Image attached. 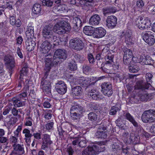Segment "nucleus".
Returning <instances> with one entry per match:
<instances>
[{
	"label": "nucleus",
	"instance_id": "nucleus-1",
	"mask_svg": "<svg viewBox=\"0 0 155 155\" xmlns=\"http://www.w3.org/2000/svg\"><path fill=\"white\" fill-rule=\"evenodd\" d=\"M108 141L98 142L94 144L92 146H88L82 153V155H93L97 154V152L102 151L103 145H106Z\"/></svg>",
	"mask_w": 155,
	"mask_h": 155
},
{
	"label": "nucleus",
	"instance_id": "nucleus-2",
	"mask_svg": "<svg viewBox=\"0 0 155 155\" xmlns=\"http://www.w3.org/2000/svg\"><path fill=\"white\" fill-rule=\"evenodd\" d=\"M56 20L57 23L53 28L54 32L59 34H64L70 30V25L63 19L58 18Z\"/></svg>",
	"mask_w": 155,
	"mask_h": 155
},
{
	"label": "nucleus",
	"instance_id": "nucleus-3",
	"mask_svg": "<svg viewBox=\"0 0 155 155\" xmlns=\"http://www.w3.org/2000/svg\"><path fill=\"white\" fill-rule=\"evenodd\" d=\"M147 83L143 84L141 81L137 82L136 85L135 86V89H141L144 90L145 89H150L152 90H155V89L152 86L149 82H152L151 79L153 77V75L150 73H147L145 76Z\"/></svg>",
	"mask_w": 155,
	"mask_h": 155
},
{
	"label": "nucleus",
	"instance_id": "nucleus-4",
	"mask_svg": "<svg viewBox=\"0 0 155 155\" xmlns=\"http://www.w3.org/2000/svg\"><path fill=\"white\" fill-rule=\"evenodd\" d=\"M135 24L137 27L141 30H143L150 27L151 24L149 18L146 17L143 19L142 17H138L135 20Z\"/></svg>",
	"mask_w": 155,
	"mask_h": 155
},
{
	"label": "nucleus",
	"instance_id": "nucleus-5",
	"mask_svg": "<svg viewBox=\"0 0 155 155\" xmlns=\"http://www.w3.org/2000/svg\"><path fill=\"white\" fill-rule=\"evenodd\" d=\"M67 55L66 51L62 49H59L56 50L53 56V62L56 64L60 63L65 60Z\"/></svg>",
	"mask_w": 155,
	"mask_h": 155
},
{
	"label": "nucleus",
	"instance_id": "nucleus-6",
	"mask_svg": "<svg viewBox=\"0 0 155 155\" xmlns=\"http://www.w3.org/2000/svg\"><path fill=\"white\" fill-rule=\"evenodd\" d=\"M38 46V51L42 54L48 53L51 48V43L47 40H45L42 42H39Z\"/></svg>",
	"mask_w": 155,
	"mask_h": 155
},
{
	"label": "nucleus",
	"instance_id": "nucleus-7",
	"mask_svg": "<svg viewBox=\"0 0 155 155\" xmlns=\"http://www.w3.org/2000/svg\"><path fill=\"white\" fill-rule=\"evenodd\" d=\"M141 119L145 123L152 122L155 121V110H149L146 111L142 114Z\"/></svg>",
	"mask_w": 155,
	"mask_h": 155
},
{
	"label": "nucleus",
	"instance_id": "nucleus-8",
	"mask_svg": "<svg viewBox=\"0 0 155 155\" xmlns=\"http://www.w3.org/2000/svg\"><path fill=\"white\" fill-rule=\"evenodd\" d=\"M48 75V74L46 75V73H45V75L41 82V87L43 89V91L45 93L49 94L51 93V90L50 79L47 78Z\"/></svg>",
	"mask_w": 155,
	"mask_h": 155
},
{
	"label": "nucleus",
	"instance_id": "nucleus-9",
	"mask_svg": "<svg viewBox=\"0 0 155 155\" xmlns=\"http://www.w3.org/2000/svg\"><path fill=\"white\" fill-rule=\"evenodd\" d=\"M53 28L51 26H45L42 31V35L46 39L52 41L54 37Z\"/></svg>",
	"mask_w": 155,
	"mask_h": 155
},
{
	"label": "nucleus",
	"instance_id": "nucleus-10",
	"mask_svg": "<svg viewBox=\"0 0 155 155\" xmlns=\"http://www.w3.org/2000/svg\"><path fill=\"white\" fill-rule=\"evenodd\" d=\"M69 44L71 48L77 51L81 50L84 47L82 41L77 38L71 39L70 41Z\"/></svg>",
	"mask_w": 155,
	"mask_h": 155
},
{
	"label": "nucleus",
	"instance_id": "nucleus-11",
	"mask_svg": "<svg viewBox=\"0 0 155 155\" xmlns=\"http://www.w3.org/2000/svg\"><path fill=\"white\" fill-rule=\"evenodd\" d=\"M52 57V56L50 54H49L45 57V65L44 72L46 73V75L48 74H49V72L52 66L58 64L53 62V58H52V57Z\"/></svg>",
	"mask_w": 155,
	"mask_h": 155
},
{
	"label": "nucleus",
	"instance_id": "nucleus-12",
	"mask_svg": "<svg viewBox=\"0 0 155 155\" xmlns=\"http://www.w3.org/2000/svg\"><path fill=\"white\" fill-rule=\"evenodd\" d=\"M101 87L102 92L105 95L109 97L112 95L113 91L111 84L108 82H104L102 84Z\"/></svg>",
	"mask_w": 155,
	"mask_h": 155
},
{
	"label": "nucleus",
	"instance_id": "nucleus-13",
	"mask_svg": "<svg viewBox=\"0 0 155 155\" xmlns=\"http://www.w3.org/2000/svg\"><path fill=\"white\" fill-rule=\"evenodd\" d=\"M94 77L91 78L81 77L78 80L79 84L83 86L87 87L89 85L94 84L96 82V81H94Z\"/></svg>",
	"mask_w": 155,
	"mask_h": 155
},
{
	"label": "nucleus",
	"instance_id": "nucleus-14",
	"mask_svg": "<svg viewBox=\"0 0 155 155\" xmlns=\"http://www.w3.org/2000/svg\"><path fill=\"white\" fill-rule=\"evenodd\" d=\"M142 36L143 40L149 45H153L155 42L154 37L150 32H144L142 34Z\"/></svg>",
	"mask_w": 155,
	"mask_h": 155
},
{
	"label": "nucleus",
	"instance_id": "nucleus-15",
	"mask_svg": "<svg viewBox=\"0 0 155 155\" xmlns=\"http://www.w3.org/2000/svg\"><path fill=\"white\" fill-rule=\"evenodd\" d=\"M55 88L58 92L61 94H64L67 92V86L63 81H58Z\"/></svg>",
	"mask_w": 155,
	"mask_h": 155
},
{
	"label": "nucleus",
	"instance_id": "nucleus-16",
	"mask_svg": "<svg viewBox=\"0 0 155 155\" xmlns=\"http://www.w3.org/2000/svg\"><path fill=\"white\" fill-rule=\"evenodd\" d=\"M42 144L41 146V149L45 150L46 148L52 143L51 140L50 136L47 134H44L42 135Z\"/></svg>",
	"mask_w": 155,
	"mask_h": 155
},
{
	"label": "nucleus",
	"instance_id": "nucleus-17",
	"mask_svg": "<svg viewBox=\"0 0 155 155\" xmlns=\"http://www.w3.org/2000/svg\"><path fill=\"white\" fill-rule=\"evenodd\" d=\"M109 52H108L107 55L106 56L105 58L106 62L104 65V67H107L108 69L106 70H104L105 68L104 67L102 68L103 70L105 72H108L107 70L110 69V68H109L112 65V62H113V59L114 58V56L112 55Z\"/></svg>",
	"mask_w": 155,
	"mask_h": 155
},
{
	"label": "nucleus",
	"instance_id": "nucleus-18",
	"mask_svg": "<svg viewBox=\"0 0 155 155\" xmlns=\"http://www.w3.org/2000/svg\"><path fill=\"white\" fill-rule=\"evenodd\" d=\"M13 150L12 152L13 154L18 155L23 154L24 153V146L23 144L17 143L12 145Z\"/></svg>",
	"mask_w": 155,
	"mask_h": 155
},
{
	"label": "nucleus",
	"instance_id": "nucleus-19",
	"mask_svg": "<svg viewBox=\"0 0 155 155\" xmlns=\"http://www.w3.org/2000/svg\"><path fill=\"white\" fill-rule=\"evenodd\" d=\"M107 26L109 28H113L115 26L117 23V18L113 15L109 16L106 21Z\"/></svg>",
	"mask_w": 155,
	"mask_h": 155
},
{
	"label": "nucleus",
	"instance_id": "nucleus-20",
	"mask_svg": "<svg viewBox=\"0 0 155 155\" xmlns=\"http://www.w3.org/2000/svg\"><path fill=\"white\" fill-rule=\"evenodd\" d=\"M106 33V30L102 27L96 28L94 30L93 37L99 38L104 37Z\"/></svg>",
	"mask_w": 155,
	"mask_h": 155
},
{
	"label": "nucleus",
	"instance_id": "nucleus-21",
	"mask_svg": "<svg viewBox=\"0 0 155 155\" xmlns=\"http://www.w3.org/2000/svg\"><path fill=\"white\" fill-rule=\"evenodd\" d=\"M120 38L125 39L126 43L128 45L132 44L134 43V41L132 40L131 34L129 31H124L120 35Z\"/></svg>",
	"mask_w": 155,
	"mask_h": 155
},
{
	"label": "nucleus",
	"instance_id": "nucleus-22",
	"mask_svg": "<svg viewBox=\"0 0 155 155\" xmlns=\"http://www.w3.org/2000/svg\"><path fill=\"white\" fill-rule=\"evenodd\" d=\"M106 128L103 125H101L98 129V130L95 133L97 137L98 138H106L107 136Z\"/></svg>",
	"mask_w": 155,
	"mask_h": 155
},
{
	"label": "nucleus",
	"instance_id": "nucleus-23",
	"mask_svg": "<svg viewBox=\"0 0 155 155\" xmlns=\"http://www.w3.org/2000/svg\"><path fill=\"white\" fill-rule=\"evenodd\" d=\"M67 10V6L65 4H60L54 6L53 8V11L56 14L62 12L66 11Z\"/></svg>",
	"mask_w": 155,
	"mask_h": 155
},
{
	"label": "nucleus",
	"instance_id": "nucleus-24",
	"mask_svg": "<svg viewBox=\"0 0 155 155\" xmlns=\"http://www.w3.org/2000/svg\"><path fill=\"white\" fill-rule=\"evenodd\" d=\"M101 20V18L98 15L95 14L91 17L89 24L92 26L97 25L99 24Z\"/></svg>",
	"mask_w": 155,
	"mask_h": 155
},
{
	"label": "nucleus",
	"instance_id": "nucleus-25",
	"mask_svg": "<svg viewBox=\"0 0 155 155\" xmlns=\"http://www.w3.org/2000/svg\"><path fill=\"white\" fill-rule=\"evenodd\" d=\"M70 111L76 112L77 113L82 114L85 111V110L83 107L80 105L75 104L71 107Z\"/></svg>",
	"mask_w": 155,
	"mask_h": 155
},
{
	"label": "nucleus",
	"instance_id": "nucleus-26",
	"mask_svg": "<svg viewBox=\"0 0 155 155\" xmlns=\"http://www.w3.org/2000/svg\"><path fill=\"white\" fill-rule=\"evenodd\" d=\"M124 116L125 118L131 122L135 127H138V124L136 121L134 117L128 112H126L124 113Z\"/></svg>",
	"mask_w": 155,
	"mask_h": 155
},
{
	"label": "nucleus",
	"instance_id": "nucleus-27",
	"mask_svg": "<svg viewBox=\"0 0 155 155\" xmlns=\"http://www.w3.org/2000/svg\"><path fill=\"white\" fill-rule=\"evenodd\" d=\"M4 60L7 64L8 68L11 71L14 67V60L12 57L9 58L7 56H5Z\"/></svg>",
	"mask_w": 155,
	"mask_h": 155
},
{
	"label": "nucleus",
	"instance_id": "nucleus-28",
	"mask_svg": "<svg viewBox=\"0 0 155 155\" xmlns=\"http://www.w3.org/2000/svg\"><path fill=\"white\" fill-rule=\"evenodd\" d=\"M83 32L86 35L88 36L93 35L94 31L93 29V28L91 26H85L83 30Z\"/></svg>",
	"mask_w": 155,
	"mask_h": 155
},
{
	"label": "nucleus",
	"instance_id": "nucleus-29",
	"mask_svg": "<svg viewBox=\"0 0 155 155\" xmlns=\"http://www.w3.org/2000/svg\"><path fill=\"white\" fill-rule=\"evenodd\" d=\"M35 45V42L31 39H28L26 43V49L30 51L33 50Z\"/></svg>",
	"mask_w": 155,
	"mask_h": 155
},
{
	"label": "nucleus",
	"instance_id": "nucleus-30",
	"mask_svg": "<svg viewBox=\"0 0 155 155\" xmlns=\"http://www.w3.org/2000/svg\"><path fill=\"white\" fill-rule=\"evenodd\" d=\"M125 76L122 73L114 74L113 78L114 81L120 82L124 79Z\"/></svg>",
	"mask_w": 155,
	"mask_h": 155
},
{
	"label": "nucleus",
	"instance_id": "nucleus-31",
	"mask_svg": "<svg viewBox=\"0 0 155 155\" xmlns=\"http://www.w3.org/2000/svg\"><path fill=\"white\" fill-rule=\"evenodd\" d=\"M13 101L14 105L16 107H19L25 105L26 101L21 100L17 97L13 98Z\"/></svg>",
	"mask_w": 155,
	"mask_h": 155
},
{
	"label": "nucleus",
	"instance_id": "nucleus-32",
	"mask_svg": "<svg viewBox=\"0 0 155 155\" xmlns=\"http://www.w3.org/2000/svg\"><path fill=\"white\" fill-rule=\"evenodd\" d=\"M72 91L74 96H80L82 94V89L80 86H76L72 88Z\"/></svg>",
	"mask_w": 155,
	"mask_h": 155
},
{
	"label": "nucleus",
	"instance_id": "nucleus-33",
	"mask_svg": "<svg viewBox=\"0 0 155 155\" xmlns=\"http://www.w3.org/2000/svg\"><path fill=\"white\" fill-rule=\"evenodd\" d=\"M25 89V91L17 95V97L18 99L23 101H26L27 98L28 93L27 91V90H28V87H27Z\"/></svg>",
	"mask_w": 155,
	"mask_h": 155
},
{
	"label": "nucleus",
	"instance_id": "nucleus-34",
	"mask_svg": "<svg viewBox=\"0 0 155 155\" xmlns=\"http://www.w3.org/2000/svg\"><path fill=\"white\" fill-rule=\"evenodd\" d=\"M34 29L33 27L31 25H28L27 28V30L26 32V35L28 38H31L34 35Z\"/></svg>",
	"mask_w": 155,
	"mask_h": 155
},
{
	"label": "nucleus",
	"instance_id": "nucleus-35",
	"mask_svg": "<svg viewBox=\"0 0 155 155\" xmlns=\"http://www.w3.org/2000/svg\"><path fill=\"white\" fill-rule=\"evenodd\" d=\"M153 95L152 94H147V93L142 94L140 96V99L142 101H147L150 100L153 97Z\"/></svg>",
	"mask_w": 155,
	"mask_h": 155
},
{
	"label": "nucleus",
	"instance_id": "nucleus-36",
	"mask_svg": "<svg viewBox=\"0 0 155 155\" xmlns=\"http://www.w3.org/2000/svg\"><path fill=\"white\" fill-rule=\"evenodd\" d=\"M33 12L35 14H38L41 10V6L39 4L36 3L33 6L32 9Z\"/></svg>",
	"mask_w": 155,
	"mask_h": 155
},
{
	"label": "nucleus",
	"instance_id": "nucleus-37",
	"mask_svg": "<svg viewBox=\"0 0 155 155\" xmlns=\"http://www.w3.org/2000/svg\"><path fill=\"white\" fill-rule=\"evenodd\" d=\"M137 63H135L129 67V69L130 72L135 73L137 72L140 70V68L137 65Z\"/></svg>",
	"mask_w": 155,
	"mask_h": 155
},
{
	"label": "nucleus",
	"instance_id": "nucleus-38",
	"mask_svg": "<svg viewBox=\"0 0 155 155\" xmlns=\"http://www.w3.org/2000/svg\"><path fill=\"white\" fill-rule=\"evenodd\" d=\"M72 23L74 25V27L77 28L80 27L82 25V22L81 20L79 18L75 17L73 18Z\"/></svg>",
	"mask_w": 155,
	"mask_h": 155
},
{
	"label": "nucleus",
	"instance_id": "nucleus-39",
	"mask_svg": "<svg viewBox=\"0 0 155 155\" xmlns=\"http://www.w3.org/2000/svg\"><path fill=\"white\" fill-rule=\"evenodd\" d=\"M134 135L133 133L130 134L129 139L131 143H133L134 144L137 143L140 141L139 137L134 136Z\"/></svg>",
	"mask_w": 155,
	"mask_h": 155
},
{
	"label": "nucleus",
	"instance_id": "nucleus-40",
	"mask_svg": "<svg viewBox=\"0 0 155 155\" xmlns=\"http://www.w3.org/2000/svg\"><path fill=\"white\" fill-rule=\"evenodd\" d=\"M99 94L98 92L94 90H92L88 93V95L91 97L94 100H97V99L99 97Z\"/></svg>",
	"mask_w": 155,
	"mask_h": 155
},
{
	"label": "nucleus",
	"instance_id": "nucleus-41",
	"mask_svg": "<svg viewBox=\"0 0 155 155\" xmlns=\"http://www.w3.org/2000/svg\"><path fill=\"white\" fill-rule=\"evenodd\" d=\"M121 109V107H120L119 106L118 107L117 105L112 107L109 112L110 114L111 115L115 114L117 112L120 110Z\"/></svg>",
	"mask_w": 155,
	"mask_h": 155
},
{
	"label": "nucleus",
	"instance_id": "nucleus-42",
	"mask_svg": "<svg viewBox=\"0 0 155 155\" xmlns=\"http://www.w3.org/2000/svg\"><path fill=\"white\" fill-rule=\"evenodd\" d=\"M28 65L25 64L21 70L20 72V75L21 76H26L28 72Z\"/></svg>",
	"mask_w": 155,
	"mask_h": 155
},
{
	"label": "nucleus",
	"instance_id": "nucleus-43",
	"mask_svg": "<svg viewBox=\"0 0 155 155\" xmlns=\"http://www.w3.org/2000/svg\"><path fill=\"white\" fill-rule=\"evenodd\" d=\"M70 115L71 119L74 120H77L79 119L81 116H82V114H80L77 113L76 112L73 111H70Z\"/></svg>",
	"mask_w": 155,
	"mask_h": 155
},
{
	"label": "nucleus",
	"instance_id": "nucleus-44",
	"mask_svg": "<svg viewBox=\"0 0 155 155\" xmlns=\"http://www.w3.org/2000/svg\"><path fill=\"white\" fill-rule=\"evenodd\" d=\"M124 56H125L126 57H130L133 58V54L132 51L130 49L126 48L124 50Z\"/></svg>",
	"mask_w": 155,
	"mask_h": 155
},
{
	"label": "nucleus",
	"instance_id": "nucleus-45",
	"mask_svg": "<svg viewBox=\"0 0 155 155\" xmlns=\"http://www.w3.org/2000/svg\"><path fill=\"white\" fill-rule=\"evenodd\" d=\"M88 118L91 121H95L97 119V116L94 113L91 112L88 114Z\"/></svg>",
	"mask_w": 155,
	"mask_h": 155
},
{
	"label": "nucleus",
	"instance_id": "nucleus-46",
	"mask_svg": "<svg viewBox=\"0 0 155 155\" xmlns=\"http://www.w3.org/2000/svg\"><path fill=\"white\" fill-rule=\"evenodd\" d=\"M33 121V119L30 117H26L25 125L26 126H31L32 125Z\"/></svg>",
	"mask_w": 155,
	"mask_h": 155
},
{
	"label": "nucleus",
	"instance_id": "nucleus-47",
	"mask_svg": "<svg viewBox=\"0 0 155 155\" xmlns=\"http://www.w3.org/2000/svg\"><path fill=\"white\" fill-rule=\"evenodd\" d=\"M53 2L51 0H43L42 4L44 6L51 7L52 6Z\"/></svg>",
	"mask_w": 155,
	"mask_h": 155
},
{
	"label": "nucleus",
	"instance_id": "nucleus-48",
	"mask_svg": "<svg viewBox=\"0 0 155 155\" xmlns=\"http://www.w3.org/2000/svg\"><path fill=\"white\" fill-rule=\"evenodd\" d=\"M22 133L25 134V137L27 138L31 137L32 135L30 133V130L27 128H25L23 131Z\"/></svg>",
	"mask_w": 155,
	"mask_h": 155
},
{
	"label": "nucleus",
	"instance_id": "nucleus-49",
	"mask_svg": "<svg viewBox=\"0 0 155 155\" xmlns=\"http://www.w3.org/2000/svg\"><path fill=\"white\" fill-rule=\"evenodd\" d=\"M80 140L79 143V146L81 147H84L86 146L87 143V142L85 139H81L80 138Z\"/></svg>",
	"mask_w": 155,
	"mask_h": 155
},
{
	"label": "nucleus",
	"instance_id": "nucleus-50",
	"mask_svg": "<svg viewBox=\"0 0 155 155\" xmlns=\"http://www.w3.org/2000/svg\"><path fill=\"white\" fill-rule=\"evenodd\" d=\"M10 143L12 144V145L15 144H17L18 141V137L15 136H12L10 137Z\"/></svg>",
	"mask_w": 155,
	"mask_h": 155
},
{
	"label": "nucleus",
	"instance_id": "nucleus-51",
	"mask_svg": "<svg viewBox=\"0 0 155 155\" xmlns=\"http://www.w3.org/2000/svg\"><path fill=\"white\" fill-rule=\"evenodd\" d=\"M12 107L10 106H7L5 107L3 109V114L4 115H7L12 109Z\"/></svg>",
	"mask_w": 155,
	"mask_h": 155
},
{
	"label": "nucleus",
	"instance_id": "nucleus-52",
	"mask_svg": "<svg viewBox=\"0 0 155 155\" xmlns=\"http://www.w3.org/2000/svg\"><path fill=\"white\" fill-rule=\"evenodd\" d=\"M68 68L71 71H74L77 69V66L75 63H70L68 64Z\"/></svg>",
	"mask_w": 155,
	"mask_h": 155
},
{
	"label": "nucleus",
	"instance_id": "nucleus-53",
	"mask_svg": "<svg viewBox=\"0 0 155 155\" xmlns=\"http://www.w3.org/2000/svg\"><path fill=\"white\" fill-rule=\"evenodd\" d=\"M51 110H48L45 111L44 116L45 119L49 120L51 118L52 116V114L51 113Z\"/></svg>",
	"mask_w": 155,
	"mask_h": 155
},
{
	"label": "nucleus",
	"instance_id": "nucleus-54",
	"mask_svg": "<svg viewBox=\"0 0 155 155\" xmlns=\"http://www.w3.org/2000/svg\"><path fill=\"white\" fill-rule=\"evenodd\" d=\"M133 59V58L130 57H126L125 56L123 57V61L125 65H129L130 64Z\"/></svg>",
	"mask_w": 155,
	"mask_h": 155
},
{
	"label": "nucleus",
	"instance_id": "nucleus-55",
	"mask_svg": "<svg viewBox=\"0 0 155 155\" xmlns=\"http://www.w3.org/2000/svg\"><path fill=\"white\" fill-rule=\"evenodd\" d=\"M91 68L89 66L84 65L83 66V72L85 74H87L88 72L91 71Z\"/></svg>",
	"mask_w": 155,
	"mask_h": 155
},
{
	"label": "nucleus",
	"instance_id": "nucleus-56",
	"mask_svg": "<svg viewBox=\"0 0 155 155\" xmlns=\"http://www.w3.org/2000/svg\"><path fill=\"white\" fill-rule=\"evenodd\" d=\"M41 132H36L34 133L33 136L35 138V140H39L41 139Z\"/></svg>",
	"mask_w": 155,
	"mask_h": 155
},
{
	"label": "nucleus",
	"instance_id": "nucleus-57",
	"mask_svg": "<svg viewBox=\"0 0 155 155\" xmlns=\"http://www.w3.org/2000/svg\"><path fill=\"white\" fill-rule=\"evenodd\" d=\"M53 125L54 123L53 122L48 123L45 125L46 129L50 131V130L52 129Z\"/></svg>",
	"mask_w": 155,
	"mask_h": 155
},
{
	"label": "nucleus",
	"instance_id": "nucleus-58",
	"mask_svg": "<svg viewBox=\"0 0 155 155\" xmlns=\"http://www.w3.org/2000/svg\"><path fill=\"white\" fill-rule=\"evenodd\" d=\"M151 58L150 57H146L143 62L146 64H151L153 63V61L151 59Z\"/></svg>",
	"mask_w": 155,
	"mask_h": 155
},
{
	"label": "nucleus",
	"instance_id": "nucleus-59",
	"mask_svg": "<svg viewBox=\"0 0 155 155\" xmlns=\"http://www.w3.org/2000/svg\"><path fill=\"white\" fill-rule=\"evenodd\" d=\"M75 57L78 61L82 63L84 60V58L79 54H77L75 56Z\"/></svg>",
	"mask_w": 155,
	"mask_h": 155
},
{
	"label": "nucleus",
	"instance_id": "nucleus-60",
	"mask_svg": "<svg viewBox=\"0 0 155 155\" xmlns=\"http://www.w3.org/2000/svg\"><path fill=\"white\" fill-rule=\"evenodd\" d=\"M80 140V138H75L73 139V140H72V144L74 146H79V143Z\"/></svg>",
	"mask_w": 155,
	"mask_h": 155
},
{
	"label": "nucleus",
	"instance_id": "nucleus-61",
	"mask_svg": "<svg viewBox=\"0 0 155 155\" xmlns=\"http://www.w3.org/2000/svg\"><path fill=\"white\" fill-rule=\"evenodd\" d=\"M23 77L24 76H21L20 75V78L18 79L19 83L18 85V87H21L22 85L24 84Z\"/></svg>",
	"mask_w": 155,
	"mask_h": 155
},
{
	"label": "nucleus",
	"instance_id": "nucleus-62",
	"mask_svg": "<svg viewBox=\"0 0 155 155\" xmlns=\"http://www.w3.org/2000/svg\"><path fill=\"white\" fill-rule=\"evenodd\" d=\"M137 7L141 8L144 6V4L142 0H139L137 2Z\"/></svg>",
	"mask_w": 155,
	"mask_h": 155
},
{
	"label": "nucleus",
	"instance_id": "nucleus-63",
	"mask_svg": "<svg viewBox=\"0 0 155 155\" xmlns=\"http://www.w3.org/2000/svg\"><path fill=\"white\" fill-rule=\"evenodd\" d=\"M50 101L49 100H47L44 102L43 105L45 108H49L50 107L51 104L49 102Z\"/></svg>",
	"mask_w": 155,
	"mask_h": 155
},
{
	"label": "nucleus",
	"instance_id": "nucleus-64",
	"mask_svg": "<svg viewBox=\"0 0 155 155\" xmlns=\"http://www.w3.org/2000/svg\"><path fill=\"white\" fill-rule=\"evenodd\" d=\"M88 58L90 63L93 64L94 62V59L93 55L92 54H88Z\"/></svg>",
	"mask_w": 155,
	"mask_h": 155
}]
</instances>
